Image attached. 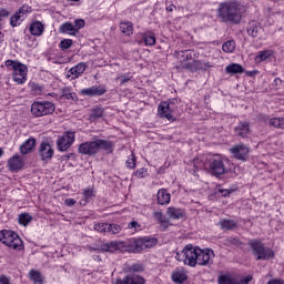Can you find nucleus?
<instances>
[{
	"instance_id": "obj_32",
	"label": "nucleus",
	"mask_w": 284,
	"mask_h": 284,
	"mask_svg": "<svg viewBox=\"0 0 284 284\" xmlns=\"http://www.w3.org/2000/svg\"><path fill=\"white\" fill-rule=\"evenodd\" d=\"M225 71L229 74H240V73L244 72V68H242V65H240L237 63H232V64L226 65Z\"/></svg>"
},
{
	"instance_id": "obj_35",
	"label": "nucleus",
	"mask_w": 284,
	"mask_h": 284,
	"mask_svg": "<svg viewBox=\"0 0 284 284\" xmlns=\"http://www.w3.org/2000/svg\"><path fill=\"white\" fill-rule=\"evenodd\" d=\"M235 48H236V43L234 40H229L222 45V50L224 53H234Z\"/></svg>"
},
{
	"instance_id": "obj_5",
	"label": "nucleus",
	"mask_w": 284,
	"mask_h": 284,
	"mask_svg": "<svg viewBox=\"0 0 284 284\" xmlns=\"http://www.w3.org/2000/svg\"><path fill=\"white\" fill-rule=\"evenodd\" d=\"M0 242L12 250L21 251L23 248V242L21 237H19L18 234L13 231H0Z\"/></svg>"
},
{
	"instance_id": "obj_9",
	"label": "nucleus",
	"mask_w": 284,
	"mask_h": 284,
	"mask_svg": "<svg viewBox=\"0 0 284 284\" xmlns=\"http://www.w3.org/2000/svg\"><path fill=\"white\" fill-rule=\"evenodd\" d=\"M215 258V253L211 248H204L197 251V255L195 258V265L210 267L213 264V260Z\"/></svg>"
},
{
	"instance_id": "obj_4",
	"label": "nucleus",
	"mask_w": 284,
	"mask_h": 284,
	"mask_svg": "<svg viewBox=\"0 0 284 284\" xmlns=\"http://www.w3.org/2000/svg\"><path fill=\"white\" fill-rule=\"evenodd\" d=\"M194 166L196 170H206L216 176L225 174V166L221 159L211 158L207 162L194 160Z\"/></svg>"
},
{
	"instance_id": "obj_6",
	"label": "nucleus",
	"mask_w": 284,
	"mask_h": 284,
	"mask_svg": "<svg viewBox=\"0 0 284 284\" xmlns=\"http://www.w3.org/2000/svg\"><path fill=\"white\" fill-rule=\"evenodd\" d=\"M248 245L251 246L252 254L256 257V260H271L274 257V251L264 246V244L260 241L252 240L248 242Z\"/></svg>"
},
{
	"instance_id": "obj_12",
	"label": "nucleus",
	"mask_w": 284,
	"mask_h": 284,
	"mask_svg": "<svg viewBox=\"0 0 284 284\" xmlns=\"http://www.w3.org/2000/svg\"><path fill=\"white\" fill-rule=\"evenodd\" d=\"M78 153L93 156L99 153V145L97 144V141L83 142L80 144V146H78Z\"/></svg>"
},
{
	"instance_id": "obj_26",
	"label": "nucleus",
	"mask_w": 284,
	"mask_h": 284,
	"mask_svg": "<svg viewBox=\"0 0 284 284\" xmlns=\"http://www.w3.org/2000/svg\"><path fill=\"white\" fill-rule=\"evenodd\" d=\"M36 146V139L31 138L23 142L22 145H20V153L22 154H29L32 149Z\"/></svg>"
},
{
	"instance_id": "obj_41",
	"label": "nucleus",
	"mask_w": 284,
	"mask_h": 284,
	"mask_svg": "<svg viewBox=\"0 0 284 284\" xmlns=\"http://www.w3.org/2000/svg\"><path fill=\"white\" fill-rule=\"evenodd\" d=\"M32 222V216L28 213H22L19 215V224L22 226H27Z\"/></svg>"
},
{
	"instance_id": "obj_60",
	"label": "nucleus",
	"mask_w": 284,
	"mask_h": 284,
	"mask_svg": "<svg viewBox=\"0 0 284 284\" xmlns=\"http://www.w3.org/2000/svg\"><path fill=\"white\" fill-rule=\"evenodd\" d=\"M211 68H212L211 62H203V69H204V70H209V69H211Z\"/></svg>"
},
{
	"instance_id": "obj_45",
	"label": "nucleus",
	"mask_w": 284,
	"mask_h": 284,
	"mask_svg": "<svg viewBox=\"0 0 284 284\" xmlns=\"http://www.w3.org/2000/svg\"><path fill=\"white\" fill-rule=\"evenodd\" d=\"M222 230H233L236 226V223L233 220H223L220 222Z\"/></svg>"
},
{
	"instance_id": "obj_63",
	"label": "nucleus",
	"mask_w": 284,
	"mask_h": 284,
	"mask_svg": "<svg viewBox=\"0 0 284 284\" xmlns=\"http://www.w3.org/2000/svg\"><path fill=\"white\" fill-rule=\"evenodd\" d=\"M174 8H175L174 6H169L168 8H165V10H168V12H173Z\"/></svg>"
},
{
	"instance_id": "obj_10",
	"label": "nucleus",
	"mask_w": 284,
	"mask_h": 284,
	"mask_svg": "<svg viewBox=\"0 0 284 284\" xmlns=\"http://www.w3.org/2000/svg\"><path fill=\"white\" fill-rule=\"evenodd\" d=\"M176 100H169L161 102L158 108V114L160 118H165L169 121H174L173 112L176 110L175 103Z\"/></svg>"
},
{
	"instance_id": "obj_57",
	"label": "nucleus",
	"mask_w": 284,
	"mask_h": 284,
	"mask_svg": "<svg viewBox=\"0 0 284 284\" xmlns=\"http://www.w3.org/2000/svg\"><path fill=\"white\" fill-rule=\"evenodd\" d=\"M219 192H220V194H222V196H229L230 195V190H227V189H220Z\"/></svg>"
},
{
	"instance_id": "obj_54",
	"label": "nucleus",
	"mask_w": 284,
	"mask_h": 284,
	"mask_svg": "<svg viewBox=\"0 0 284 284\" xmlns=\"http://www.w3.org/2000/svg\"><path fill=\"white\" fill-rule=\"evenodd\" d=\"M75 203H77V201H75L74 199H67V200H65V205H67L68 207L74 206Z\"/></svg>"
},
{
	"instance_id": "obj_25",
	"label": "nucleus",
	"mask_w": 284,
	"mask_h": 284,
	"mask_svg": "<svg viewBox=\"0 0 284 284\" xmlns=\"http://www.w3.org/2000/svg\"><path fill=\"white\" fill-rule=\"evenodd\" d=\"M170 193L166 189H160L158 192V203L160 205H168L170 203Z\"/></svg>"
},
{
	"instance_id": "obj_34",
	"label": "nucleus",
	"mask_w": 284,
	"mask_h": 284,
	"mask_svg": "<svg viewBox=\"0 0 284 284\" xmlns=\"http://www.w3.org/2000/svg\"><path fill=\"white\" fill-rule=\"evenodd\" d=\"M194 55L195 54L193 53V51H180L179 52V57H182L180 59V62H182V65L186 64L185 63L186 61H192Z\"/></svg>"
},
{
	"instance_id": "obj_59",
	"label": "nucleus",
	"mask_w": 284,
	"mask_h": 284,
	"mask_svg": "<svg viewBox=\"0 0 284 284\" xmlns=\"http://www.w3.org/2000/svg\"><path fill=\"white\" fill-rule=\"evenodd\" d=\"M266 284H284L283 281L281 280H271L270 282H267Z\"/></svg>"
},
{
	"instance_id": "obj_3",
	"label": "nucleus",
	"mask_w": 284,
	"mask_h": 284,
	"mask_svg": "<svg viewBox=\"0 0 284 284\" xmlns=\"http://www.w3.org/2000/svg\"><path fill=\"white\" fill-rule=\"evenodd\" d=\"M201 247L187 244L184 248L175 254V260L184 263L189 267H196V256Z\"/></svg>"
},
{
	"instance_id": "obj_53",
	"label": "nucleus",
	"mask_w": 284,
	"mask_h": 284,
	"mask_svg": "<svg viewBox=\"0 0 284 284\" xmlns=\"http://www.w3.org/2000/svg\"><path fill=\"white\" fill-rule=\"evenodd\" d=\"M0 284H11V280L7 275H0Z\"/></svg>"
},
{
	"instance_id": "obj_52",
	"label": "nucleus",
	"mask_w": 284,
	"mask_h": 284,
	"mask_svg": "<svg viewBox=\"0 0 284 284\" xmlns=\"http://www.w3.org/2000/svg\"><path fill=\"white\" fill-rule=\"evenodd\" d=\"M280 122H281V118H272L270 120V125H272L275 129H280Z\"/></svg>"
},
{
	"instance_id": "obj_15",
	"label": "nucleus",
	"mask_w": 284,
	"mask_h": 284,
	"mask_svg": "<svg viewBox=\"0 0 284 284\" xmlns=\"http://www.w3.org/2000/svg\"><path fill=\"white\" fill-rule=\"evenodd\" d=\"M113 283L114 284H144L145 280L138 274H129V275H125V277L122 280L121 278L114 280Z\"/></svg>"
},
{
	"instance_id": "obj_50",
	"label": "nucleus",
	"mask_w": 284,
	"mask_h": 284,
	"mask_svg": "<svg viewBox=\"0 0 284 284\" xmlns=\"http://www.w3.org/2000/svg\"><path fill=\"white\" fill-rule=\"evenodd\" d=\"M125 164H126V168H129L130 170H133L135 168V155L134 154L129 155V160H126Z\"/></svg>"
},
{
	"instance_id": "obj_43",
	"label": "nucleus",
	"mask_w": 284,
	"mask_h": 284,
	"mask_svg": "<svg viewBox=\"0 0 284 284\" xmlns=\"http://www.w3.org/2000/svg\"><path fill=\"white\" fill-rule=\"evenodd\" d=\"M31 12H32V8L30 6L24 4L20 7L19 11L16 12V14L27 19L28 14H30Z\"/></svg>"
},
{
	"instance_id": "obj_37",
	"label": "nucleus",
	"mask_w": 284,
	"mask_h": 284,
	"mask_svg": "<svg viewBox=\"0 0 284 284\" xmlns=\"http://www.w3.org/2000/svg\"><path fill=\"white\" fill-rule=\"evenodd\" d=\"M29 278L36 284H42L43 283V277L40 272L38 271H31L29 272Z\"/></svg>"
},
{
	"instance_id": "obj_64",
	"label": "nucleus",
	"mask_w": 284,
	"mask_h": 284,
	"mask_svg": "<svg viewBox=\"0 0 284 284\" xmlns=\"http://www.w3.org/2000/svg\"><path fill=\"white\" fill-rule=\"evenodd\" d=\"M64 98H65V99H68V100H70V99H72V100H73V99H74V98L72 97V93H68V94H65V95H64Z\"/></svg>"
},
{
	"instance_id": "obj_7",
	"label": "nucleus",
	"mask_w": 284,
	"mask_h": 284,
	"mask_svg": "<svg viewBox=\"0 0 284 284\" xmlns=\"http://www.w3.org/2000/svg\"><path fill=\"white\" fill-rule=\"evenodd\" d=\"M85 26V21L83 19H75L73 20V23L70 21L63 22L61 26H59L58 31L61 34H69V36H77L79 34V31L83 29Z\"/></svg>"
},
{
	"instance_id": "obj_28",
	"label": "nucleus",
	"mask_w": 284,
	"mask_h": 284,
	"mask_svg": "<svg viewBox=\"0 0 284 284\" xmlns=\"http://www.w3.org/2000/svg\"><path fill=\"white\" fill-rule=\"evenodd\" d=\"M261 31H263V28H261L260 24L256 23L255 21H251V23H248V28H247L248 36L256 38L261 33Z\"/></svg>"
},
{
	"instance_id": "obj_49",
	"label": "nucleus",
	"mask_w": 284,
	"mask_h": 284,
	"mask_svg": "<svg viewBox=\"0 0 284 284\" xmlns=\"http://www.w3.org/2000/svg\"><path fill=\"white\" fill-rule=\"evenodd\" d=\"M121 232V226L119 224H111L106 231V234H119Z\"/></svg>"
},
{
	"instance_id": "obj_11",
	"label": "nucleus",
	"mask_w": 284,
	"mask_h": 284,
	"mask_svg": "<svg viewBox=\"0 0 284 284\" xmlns=\"http://www.w3.org/2000/svg\"><path fill=\"white\" fill-rule=\"evenodd\" d=\"M75 136L74 132L67 131L62 136H59L57 140L58 151L64 152L71 148L72 143H74Z\"/></svg>"
},
{
	"instance_id": "obj_19",
	"label": "nucleus",
	"mask_w": 284,
	"mask_h": 284,
	"mask_svg": "<svg viewBox=\"0 0 284 284\" xmlns=\"http://www.w3.org/2000/svg\"><path fill=\"white\" fill-rule=\"evenodd\" d=\"M24 164L26 163L23 162L21 156L13 155L8 160V170L11 172H18L19 170H22Z\"/></svg>"
},
{
	"instance_id": "obj_40",
	"label": "nucleus",
	"mask_w": 284,
	"mask_h": 284,
	"mask_svg": "<svg viewBox=\"0 0 284 284\" xmlns=\"http://www.w3.org/2000/svg\"><path fill=\"white\" fill-rule=\"evenodd\" d=\"M271 55H272L271 50L260 51V53H257V55L255 58V61L257 63H261L263 61H266Z\"/></svg>"
},
{
	"instance_id": "obj_1",
	"label": "nucleus",
	"mask_w": 284,
	"mask_h": 284,
	"mask_svg": "<svg viewBox=\"0 0 284 284\" xmlns=\"http://www.w3.org/2000/svg\"><path fill=\"white\" fill-rule=\"evenodd\" d=\"M245 11V6L239 2H229L220 6L219 17L223 22L240 23Z\"/></svg>"
},
{
	"instance_id": "obj_18",
	"label": "nucleus",
	"mask_w": 284,
	"mask_h": 284,
	"mask_svg": "<svg viewBox=\"0 0 284 284\" xmlns=\"http://www.w3.org/2000/svg\"><path fill=\"white\" fill-rule=\"evenodd\" d=\"M87 69V64L84 62H80L77 65H73L68 71V78H71V80L79 79L81 75H83L84 71Z\"/></svg>"
},
{
	"instance_id": "obj_20",
	"label": "nucleus",
	"mask_w": 284,
	"mask_h": 284,
	"mask_svg": "<svg viewBox=\"0 0 284 284\" xmlns=\"http://www.w3.org/2000/svg\"><path fill=\"white\" fill-rule=\"evenodd\" d=\"M187 280L186 272L183 268H175L173 273H171V281L175 284L185 283Z\"/></svg>"
},
{
	"instance_id": "obj_38",
	"label": "nucleus",
	"mask_w": 284,
	"mask_h": 284,
	"mask_svg": "<svg viewBox=\"0 0 284 284\" xmlns=\"http://www.w3.org/2000/svg\"><path fill=\"white\" fill-rule=\"evenodd\" d=\"M23 20H26L23 16L14 13L12 17H10V26H12V28H17L23 22Z\"/></svg>"
},
{
	"instance_id": "obj_27",
	"label": "nucleus",
	"mask_w": 284,
	"mask_h": 284,
	"mask_svg": "<svg viewBox=\"0 0 284 284\" xmlns=\"http://www.w3.org/2000/svg\"><path fill=\"white\" fill-rule=\"evenodd\" d=\"M126 230H129L130 234L134 235L144 230L142 223H139L136 220H133L126 225Z\"/></svg>"
},
{
	"instance_id": "obj_39",
	"label": "nucleus",
	"mask_w": 284,
	"mask_h": 284,
	"mask_svg": "<svg viewBox=\"0 0 284 284\" xmlns=\"http://www.w3.org/2000/svg\"><path fill=\"white\" fill-rule=\"evenodd\" d=\"M145 248H152L158 244V240L154 237H140Z\"/></svg>"
},
{
	"instance_id": "obj_17",
	"label": "nucleus",
	"mask_w": 284,
	"mask_h": 284,
	"mask_svg": "<svg viewBox=\"0 0 284 284\" xmlns=\"http://www.w3.org/2000/svg\"><path fill=\"white\" fill-rule=\"evenodd\" d=\"M231 153L233 154V156H235V159L245 161L247 154L250 153V149H247L244 144H239L231 149Z\"/></svg>"
},
{
	"instance_id": "obj_56",
	"label": "nucleus",
	"mask_w": 284,
	"mask_h": 284,
	"mask_svg": "<svg viewBox=\"0 0 284 284\" xmlns=\"http://www.w3.org/2000/svg\"><path fill=\"white\" fill-rule=\"evenodd\" d=\"M118 80H120L121 84L128 83L130 81V78L126 75L118 77Z\"/></svg>"
},
{
	"instance_id": "obj_21",
	"label": "nucleus",
	"mask_w": 284,
	"mask_h": 284,
	"mask_svg": "<svg viewBox=\"0 0 284 284\" xmlns=\"http://www.w3.org/2000/svg\"><path fill=\"white\" fill-rule=\"evenodd\" d=\"M45 30V28L43 27L41 21H33L30 26H29V32L33 36V37H41L43 31Z\"/></svg>"
},
{
	"instance_id": "obj_2",
	"label": "nucleus",
	"mask_w": 284,
	"mask_h": 284,
	"mask_svg": "<svg viewBox=\"0 0 284 284\" xmlns=\"http://www.w3.org/2000/svg\"><path fill=\"white\" fill-rule=\"evenodd\" d=\"M4 67H7L9 71H13L12 78L14 83L23 84L27 82L28 67L26 64L16 60H7Z\"/></svg>"
},
{
	"instance_id": "obj_13",
	"label": "nucleus",
	"mask_w": 284,
	"mask_h": 284,
	"mask_svg": "<svg viewBox=\"0 0 284 284\" xmlns=\"http://www.w3.org/2000/svg\"><path fill=\"white\" fill-rule=\"evenodd\" d=\"M252 281L251 275L243 276L241 280H235L232 275H219V284H248Z\"/></svg>"
},
{
	"instance_id": "obj_23",
	"label": "nucleus",
	"mask_w": 284,
	"mask_h": 284,
	"mask_svg": "<svg viewBox=\"0 0 284 284\" xmlns=\"http://www.w3.org/2000/svg\"><path fill=\"white\" fill-rule=\"evenodd\" d=\"M168 216H169V219L180 220V219L185 217V212L182 209H176V207L170 206L168 209Z\"/></svg>"
},
{
	"instance_id": "obj_8",
	"label": "nucleus",
	"mask_w": 284,
	"mask_h": 284,
	"mask_svg": "<svg viewBox=\"0 0 284 284\" xmlns=\"http://www.w3.org/2000/svg\"><path fill=\"white\" fill-rule=\"evenodd\" d=\"M55 106L54 103L43 101V102H33L31 106V113L36 118H42L54 113Z\"/></svg>"
},
{
	"instance_id": "obj_16",
	"label": "nucleus",
	"mask_w": 284,
	"mask_h": 284,
	"mask_svg": "<svg viewBox=\"0 0 284 284\" xmlns=\"http://www.w3.org/2000/svg\"><path fill=\"white\" fill-rule=\"evenodd\" d=\"M105 88L104 85H92L91 88L89 89H82L80 91V94L82 97H100V95H103L105 94Z\"/></svg>"
},
{
	"instance_id": "obj_42",
	"label": "nucleus",
	"mask_w": 284,
	"mask_h": 284,
	"mask_svg": "<svg viewBox=\"0 0 284 284\" xmlns=\"http://www.w3.org/2000/svg\"><path fill=\"white\" fill-rule=\"evenodd\" d=\"M110 227V223H97L93 225V230L100 232L101 234H108V230Z\"/></svg>"
},
{
	"instance_id": "obj_55",
	"label": "nucleus",
	"mask_w": 284,
	"mask_h": 284,
	"mask_svg": "<svg viewBox=\"0 0 284 284\" xmlns=\"http://www.w3.org/2000/svg\"><path fill=\"white\" fill-rule=\"evenodd\" d=\"M9 16V12L7 9H0V21H2L3 18H7Z\"/></svg>"
},
{
	"instance_id": "obj_29",
	"label": "nucleus",
	"mask_w": 284,
	"mask_h": 284,
	"mask_svg": "<svg viewBox=\"0 0 284 284\" xmlns=\"http://www.w3.org/2000/svg\"><path fill=\"white\" fill-rule=\"evenodd\" d=\"M94 197V189L93 187H88L83 190V199L80 201V204L82 206H85L90 200H93Z\"/></svg>"
},
{
	"instance_id": "obj_48",
	"label": "nucleus",
	"mask_w": 284,
	"mask_h": 284,
	"mask_svg": "<svg viewBox=\"0 0 284 284\" xmlns=\"http://www.w3.org/2000/svg\"><path fill=\"white\" fill-rule=\"evenodd\" d=\"M148 175H149V172H148V169H145V168H141V169L136 170L134 173V176L139 178V179L148 178Z\"/></svg>"
},
{
	"instance_id": "obj_31",
	"label": "nucleus",
	"mask_w": 284,
	"mask_h": 284,
	"mask_svg": "<svg viewBox=\"0 0 284 284\" xmlns=\"http://www.w3.org/2000/svg\"><path fill=\"white\" fill-rule=\"evenodd\" d=\"M235 131L239 136L244 138V136H246V134L250 133V124H247V122H241V123H239Z\"/></svg>"
},
{
	"instance_id": "obj_46",
	"label": "nucleus",
	"mask_w": 284,
	"mask_h": 284,
	"mask_svg": "<svg viewBox=\"0 0 284 284\" xmlns=\"http://www.w3.org/2000/svg\"><path fill=\"white\" fill-rule=\"evenodd\" d=\"M145 45H154L156 44V38L153 34H144L143 37Z\"/></svg>"
},
{
	"instance_id": "obj_51",
	"label": "nucleus",
	"mask_w": 284,
	"mask_h": 284,
	"mask_svg": "<svg viewBox=\"0 0 284 284\" xmlns=\"http://www.w3.org/2000/svg\"><path fill=\"white\" fill-rule=\"evenodd\" d=\"M71 45H72V40L70 39L62 40L61 43L59 44V47H61L62 50H68L71 48Z\"/></svg>"
},
{
	"instance_id": "obj_47",
	"label": "nucleus",
	"mask_w": 284,
	"mask_h": 284,
	"mask_svg": "<svg viewBox=\"0 0 284 284\" xmlns=\"http://www.w3.org/2000/svg\"><path fill=\"white\" fill-rule=\"evenodd\" d=\"M154 217L161 223V225L166 226L169 221L166 217L163 215L162 212H155Z\"/></svg>"
},
{
	"instance_id": "obj_24",
	"label": "nucleus",
	"mask_w": 284,
	"mask_h": 284,
	"mask_svg": "<svg viewBox=\"0 0 284 284\" xmlns=\"http://www.w3.org/2000/svg\"><path fill=\"white\" fill-rule=\"evenodd\" d=\"M95 143L98 144V151H105L106 153L113 152V143L108 140H95Z\"/></svg>"
},
{
	"instance_id": "obj_14",
	"label": "nucleus",
	"mask_w": 284,
	"mask_h": 284,
	"mask_svg": "<svg viewBox=\"0 0 284 284\" xmlns=\"http://www.w3.org/2000/svg\"><path fill=\"white\" fill-rule=\"evenodd\" d=\"M52 156H54V149H52L50 143L42 142L39 145V158H41L43 162H48Z\"/></svg>"
},
{
	"instance_id": "obj_30",
	"label": "nucleus",
	"mask_w": 284,
	"mask_h": 284,
	"mask_svg": "<svg viewBox=\"0 0 284 284\" xmlns=\"http://www.w3.org/2000/svg\"><path fill=\"white\" fill-rule=\"evenodd\" d=\"M120 30L122 34L130 37L133 34V23L131 21H122L120 23Z\"/></svg>"
},
{
	"instance_id": "obj_22",
	"label": "nucleus",
	"mask_w": 284,
	"mask_h": 284,
	"mask_svg": "<svg viewBox=\"0 0 284 284\" xmlns=\"http://www.w3.org/2000/svg\"><path fill=\"white\" fill-rule=\"evenodd\" d=\"M129 247H130V252H133V253L142 252L146 248L141 239H131L129 241Z\"/></svg>"
},
{
	"instance_id": "obj_44",
	"label": "nucleus",
	"mask_w": 284,
	"mask_h": 284,
	"mask_svg": "<svg viewBox=\"0 0 284 284\" xmlns=\"http://www.w3.org/2000/svg\"><path fill=\"white\" fill-rule=\"evenodd\" d=\"M103 114H104V109L100 108V106H95L92 109L90 118L91 119H100V118H103Z\"/></svg>"
},
{
	"instance_id": "obj_61",
	"label": "nucleus",
	"mask_w": 284,
	"mask_h": 284,
	"mask_svg": "<svg viewBox=\"0 0 284 284\" xmlns=\"http://www.w3.org/2000/svg\"><path fill=\"white\" fill-rule=\"evenodd\" d=\"M4 39H6V37L3 36L2 32H0V47H2Z\"/></svg>"
},
{
	"instance_id": "obj_36",
	"label": "nucleus",
	"mask_w": 284,
	"mask_h": 284,
	"mask_svg": "<svg viewBox=\"0 0 284 284\" xmlns=\"http://www.w3.org/2000/svg\"><path fill=\"white\" fill-rule=\"evenodd\" d=\"M183 69H190V70H204L203 69V61L197 60V61H193V63H184L182 65Z\"/></svg>"
},
{
	"instance_id": "obj_62",
	"label": "nucleus",
	"mask_w": 284,
	"mask_h": 284,
	"mask_svg": "<svg viewBox=\"0 0 284 284\" xmlns=\"http://www.w3.org/2000/svg\"><path fill=\"white\" fill-rule=\"evenodd\" d=\"M280 129H284V118H280Z\"/></svg>"
},
{
	"instance_id": "obj_33",
	"label": "nucleus",
	"mask_w": 284,
	"mask_h": 284,
	"mask_svg": "<svg viewBox=\"0 0 284 284\" xmlns=\"http://www.w3.org/2000/svg\"><path fill=\"white\" fill-rule=\"evenodd\" d=\"M144 271V267L142 264L140 263H135V264H131V265H126L124 268L125 273L132 274V273H141Z\"/></svg>"
},
{
	"instance_id": "obj_58",
	"label": "nucleus",
	"mask_w": 284,
	"mask_h": 284,
	"mask_svg": "<svg viewBox=\"0 0 284 284\" xmlns=\"http://www.w3.org/2000/svg\"><path fill=\"white\" fill-rule=\"evenodd\" d=\"M282 84V81L280 78H276L275 80H273V85H275L276 88H280Z\"/></svg>"
}]
</instances>
